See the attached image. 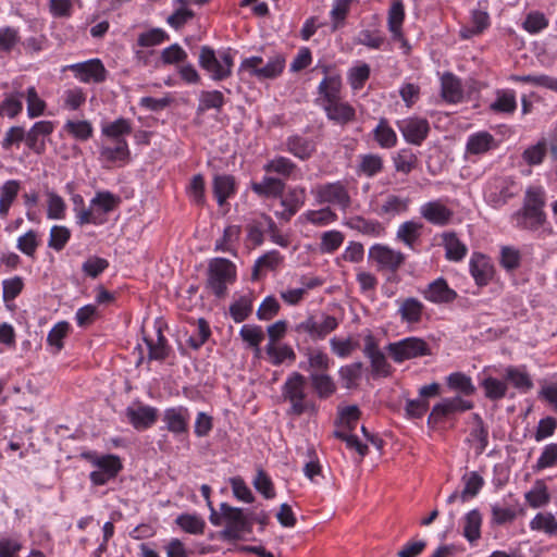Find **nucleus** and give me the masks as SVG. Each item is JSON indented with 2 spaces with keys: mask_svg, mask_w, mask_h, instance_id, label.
Wrapping results in <instances>:
<instances>
[{
  "mask_svg": "<svg viewBox=\"0 0 557 557\" xmlns=\"http://www.w3.org/2000/svg\"><path fill=\"white\" fill-rule=\"evenodd\" d=\"M499 263L506 271L518 269L521 264L520 250L512 246H503L500 248Z\"/></svg>",
  "mask_w": 557,
  "mask_h": 557,
  "instance_id": "nucleus-61",
  "label": "nucleus"
},
{
  "mask_svg": "<svg viewBox=\"0 0 557 557\" xmlns=\"http://www.w3.org/2000/svg\"><path fill=\"white\" fill-rule=\"evenodd\" d=\"M189 411L186 407L177 406L166 408L163 412V422L165 423V429L175 434L182 435L186 434L188 431V422H189Z\"/></svg>",
  "mask_w": 557,
  "mask_h": 557,
  "instance_id": "nucleus-22",
  "label": "nucleus"
},
{
  "mask_svg": "<svg viewBox=\"0 0 557 557\" xmlns=\"http://www.w3.org/2000/svg\"><path fill=\"white\" fill-rule=\"evenodd\" d=\"M337 326L338 321L335 317L322 313L320 315H311L302 321L298 325V330L308 333L313 339H322L336 330Z\"/></svg>",
  "mask_w": 557,
  "mask_h": 557,
  "instance_id": "nucleus-13",
  "label": "nucleus"
},
{
  "mask_svg": "<svg viewBox=\"0 0 557 557\" xmlns=\"http://www.w3.org/2000/svg\"><path fill=\"white\" fill-rule=\"evenodd\" d=\"M71 238V231L63 225H53L50 228L48 246L55 251L62 250Z\"/></svg>",
  "mask_w": 557,
  "mask_h": 557,
  "instance_id": "nucleus-59",
  "label": "nucleus"
},
{
  "mask_svg": "<svg viewBox=\"0 0 557 557\" xmlns=\"http://www.w3.org/2000/svg\"><path fill=\"white\" fill-rule=\"evenodd\" d=\"M374 139L382 148H392L397 143V136L394 129L388 125L385 119L380 120L373 131Z\"/></svg>",
  "mask_w": 557,
  "mask_h": 557,
  "instance_id": "nucleus-55",
  "label": "nucleus"
},
{
  "mask_svg": "<svg viewBox=\"0 0 557 557\" xmlns=\"http://www.w3.org/2000/svg\"><path fill=\"white\" fill-rule=\"evenodd\" d=\"M125 416L128 422L138 431L151 428L158 419V409L149 405L127 407Z\"/></svg>",
  "mask_w": 557,
  "mask_h": 557,
  "instance_id": "nucleus-17",
  "label": "nucleus"
},
{
  "mask_svg": "<svg viewBox=\"0 0 557 557\" xmlns=\"http://www.w3.org/2000/svg\"><path fill=\"white\" fill-rule=\"evenodd\" d=\"M422 295L428 301L437 305L450 304L457 298V293L448 286L443 277L428 284Z\"/></svg>",
  "mask_w": 557,
  "mask_h": 557,
  "instance_id": "nucleus-23",
  "label": "nucleus"
},
{
  "mask_svg": "<svg viewBox=\"0 0 557 557\" xmlns=\"http://www.w3.org/2000/svg\"><path fill=\"white\" fill-rule=\"evenodd\" d=\"M394 168L401 174H409L417 168L418 157L410 149H401L393 157Z\"/></svg>",
  "mask_w": 557,
  "mask_h": 557,
  "instance_id": "nucleus-48",
  "label": "nucleus"
},
{
  "mask_svg": "<svg viewBox=\"0 0 557 557\" xmlns=\"http://www.w3.org/2000/svg\"><path fill=\"white\" fill-rule=\"evenodd\" d=\"M213 195L220 207H223L227 199L232 198L236 193L235 178L232 175H215L212 182Z\"/></svg>",
  "mask_w": 557,
  "mask_h": 557,
  "instance_id": "nucleus-29",
  "label": "nucleus"
},
{
  "mask_svg": "<svg viewBox=\"0 0 557 557\" xmlns=\"http://www.w3.org/2000/svg\"><path fill=\"white\" fill-rule=\"evenodd\" d=\"M472 408V401L466 400L460 396L443 398L440 403L433 406L428 418V424L434 426L455 413L465 412Z\"/></svg>",
  "mask_w": 557,
  "mask_h": 557,
  "instance_id": "nucleus-9",
  "label": "nucleus"
},
{
  "mask_svg": "<svg viewBox=\"0 0 557 557\" xmlns=\"http://www.w3.org/2000/svg\"><path fill=\"white\" fill-rule=\"evenodd\" d=\"M383 171V159L379 154L368 153L360 156L358 172L373 177Z\"/></svg>",
  "mask_w": 557,
  "mask_h": 557,
  "instance_id": "nucleus-53",
  "label": "nucleus"
},
{
  "mask_svg": "<svg viewBox=\"0 0 557 557\" xmlns=\"http://www.w3.org/2000/svg\"><path fill=\"white\" fill-rule=\"evenodd\" d=\"M315 199L321 205L335 206L344 213L351 206V197L347 187L342 182L319 185L315 189Z\"/></svg>",
  "mask_w": 557,
  "mask_h": 557,
  "instance_id": "nucleus-8",
  "label": "nucleus"
},
{
  "mask_svg": "<svg viewBox=\"0 0 557 557\" xmlns=\"http://www.w3.org/2000/svg\"><path fill=\"white\" fill-rule=\"evenodd\" d=\"M424 225L416 220H408L399 224L396 231V240L413 252H419Z\"/></svg>",
  "mask_w": 557,
  "mask_h": 557,
  "instance_id": "nucleus-19",
  "label": "nucleus"
},
{
  "mask_svg": "<svg viewBox=\"0 0 557 557\" xmlns=\"http://www.w3.org/2000/svg\"><path fill=\"white\" fill-rule=\"evenodd\" d=\"M211 334L209 324L205 319H199L195 325V331L189 335L188 345L193 349H199L209 338Z\"/></svg>",
  "mask_w": 557,
  "mask_h": 557,
  "instance_id": "nucleus-64",
  "label": "nucleus"
},
{
  "mask_svg": "<svg viewBox=\"0 0 557 557\" xmlns=\"http://www.w3.org/2000/svg\"><path fill=\"white\" fill-rule=\"evenodd\" d=\"M240 236V227L238 225H228L224 228L222 238L215 242V250L223 252H233L234 245Z\"/></svg>",
  "mask_w": 557,
  "mask_h": 557,
  "instance_id": "nucleus-56",
  "label": "nucleus"
},
{
  "mask_svg": "<svg viewBox=\"0 0 557 557\" xmlns=\"http://www.w3.org/2000/svg\"><path fill=\"white\" fill-rule=\"evenodd\" d=\"M481 386L484 389V395L491 400H499L504 398L508 391V384L506 381L487 376L482 380Z\"/></svg>",
  "mask_w": 557,
  "mask_h": 557,
  "instance_id": "nucleus-47",
  "label": "nucleus"
},
{
  "mask_svg": "<svg viewBox=\"0 0 557 557\" xmlns=\"http://www.w3.org/2000/svg\"><path fill=\"white\" fill-rule=\"evenodd\" d=\"M38 246V234L34 230H29L17 237L16 248L27 257L34 258Z\"/></svg>",
  "mask_w": 557,
  "mask_h": 557,
  "instance_id": "nucleus-58",
  "label": "nucleus"
},
{
  "mask_svg": "<svg viewBox=\"0 0 557 557\" xmlns=\"http://www.w3.org/2000/svg\"><path fill=\"white\" fill-rule=\"evenodd\" d=\"M337 218L336 212L330 206L318 210H308L300 216L318 227L327 226L336 222Z\"/></svg>",
  "mask_w": 557,
  "mask_h": 557,
  "instance_id": "nucleus-41",
  "label": "nucleus"
},
{
  "mask_svg": "<svg viewBox=\"0 0 557 557\" xmlns=\"http://www.w3.org/2000/svg\"><path fill=\"white\" fill-rule=\"evenodd\" d=\"M490 26V16L487 12L482 10H473L471 12L470 24L461 27L460 36L469 39L473 36L482 34Z\"/></svg>",
  "mask_w": 557,
  "mask_h": 557,
  "instance_id": "nucleus-36",
  "label": "nucleus"
},
{
  "mask_svg": "<svg viewBox=\"0 0 557 557\" xmlns=\"http://www.w3.org/2000/svg\"><path fill=\"white\" fill-rule=\"evenodd\" d=\"M342 82L337 74L326 76L319 85L321 104L331 103L341 98Z\"/></svg>",
  "mask_w": 557,
  "mask_h": 557,
  "instance_id": "nucleus-35",
  "label": "nucleus"
},
{
  "mask_svg": "<svg viewBox=\"0 0 557 557\" xmlns=\"http://www.w3.org/2000/svg\"><path fill=\"white\" fill-rule=\"evenodd\" d=\"M419 214L426 222L436 226H446L454 216V211L443 203L441 199L431 200L419 207Z\"/></svg>",
  "mask_w": 557,
  "mask_h": 557,
  "instance_id": "nucleus-14",
  "label": "nucleus"
},
{
  "mask_svg": "<svg viewBox=\"0 0 557 557\" xmlns=\"http://www.w3.org/2000/svg\"><path fill=\"white\" fill-rule=\"evenodd\" d=\"M21 189L17 180L5 181L0 186V218L5 219Z\"/></svg>",
  "mask_w": 557,
  "mask_h": 557,
  "instance_id": "nucleus-33",
  "label": "nucleus"
},
{
  "mask_svg": "<svg viewBox=\"0 0 557 557\" xmlns=\"http://www.w3.org/2000/svg\"><path fill=\"white\" fill-rule=\"evenodd\" d=\"M396 302L398 305L397 314L401 322L407 324L421 322L425 310V306L421 300L414 297H407L398 299Z\"/></svg>",
  "mask_w": 557,
  "mask_h": 557,
  "instance_id": "nucleus-26",
  "label": "nucleus"
},
{
  "mask_svg": "<svg viewBox=\"0 0 557 557\" xmlns=\"http://www.w3.org/2000/svg\"><path fill=\"white\" fill-rule=\"evenodd\" d=\"M343 224L363 235L380 237L384 233L383 225L376 220H368L360 215L346 218Z\"/></svg>",
  "mask_w": 557,
  "mask_h": 557,
  "instance_id": "nucleus-30",
  "label": "nucleus"
},
{
  "mask_svg": "<svg viewBox=\"0 0 557 557\" xmlns=\"http://www.w3.org/2000/svg\"><path fill=\"white\" fill-rule=\"evenodd\" d=\"M186 193L193 203L200 207L206 203L205 178L201 174L193 176L189 185L187 186Z\"/></svg>",
  "mask_w": 557,
  "mask_h": 557,
  "instance_id": "nucleus-57",
  "label": "nucleus"
},
{
  "mask_svg": "<svg viewBox=\"0 0 557 557\" xmlns=\"http://www.w3.org/2000/svg\"><path fill=\"white\" fill-rule=\"evenodd\" d=\"M397 127L407 143L417 146L423 143L430 132L428 120L418 116L399 120Z\"/></svg>",
  "mask_w": 557,
  "mask_h": 557,
  "instance_id": "nucleus-12",
  "label": "nucleus"
},
{
  "mask_svg": "<svg viewBox=\"0 0 557 557\" xmlns=\"http://www.w3.org/2000/svg\"><path fill=\"white\" fill-rule=\"evenodd\" d=\"M85 458L96 469L90 472L89 479L94 485L100 486L107 484L110 480L114 479L122 469V461L119 456L97 455L96 453H88Z\"/></svg>",
  "mask_w": 557,
  "mask_h": 557,
  "instance_id": "nucleus-4",
  "label": "nucleus"
},
{
  "mask_svg": "<svg viewBox=\"0 0 557 557\" xmlns=\"http://www.w3.org/2000/svg\"><path fill=\"white\" fill-rule=\"evenodd\" d=\"M323 109L331 121L342 125L354 121L356 116L355 109L343 99L331 103H323Z\"/></svg>",
  "mask_w": 557,
  "mask_h": 557,
  "instance_id": "nucleus-27",
  "label": "nucleus"
},
{
  "mask_svg": "<svg viewBox=\"0 0 557 557\" xmlns=\"http://www.w3.org/2000/svg\"><path fill=\"white\" fill-rule=\"evenodd\" d=\"M345 235L341 231L323 232L320 236L319 250L321 253L332 255L343 245Z\"/></svg>",
  "mask_w": 557,
  "mask_h": 557,
  "instance_id": "nucleus-46",
  "label": "nucleus"
},
{
  "mask_svg": "<svg viewBox=\"0 0 557 557\" xmlns=\"http://www.w3.org/2000/svg\"><path fill=\"white\" fill-rule=\"evenodd\" d=\"M462 481L465 487L460 494V497L463 502L469 497H474L484 484L483 478L474 471L465 474Z\"/></svg>",
  "mask_w": 557,
  "mask_h": 557,
  "instance_id": "nucleus-60",
  "label": "nucleus"
},
{
  "mask_svg": "<svg viewBox=\"0 0 557 557\" xmlns=\"http://www.w3.org/2000/svg\"><path fill=\"white\" fill-rule=\"evenodd\" d=\"M446 383L450 389L457 391L466 396H470L475 392L471 377L462 372L450 373L446 377Z\"/></svg>",
  "mask_w": 557,
  "mask_h": 557,
  "instance_id": "nucleus-50",
  "label": "nucleus"
},
{
  "mask_svg": "<svg viewBox=\"0 0 557 557\" xmlns=\"http://www.w3.org/2000/svg\"><path fill=\"white\" fill-rule=\"evenodd\" d=\"M120 203V197L108 190L97 191L90 200L89 207L75 208V219L78 225H102L107 222V215Z\"/></svg>",
  "mask_w": 557,
  "mask_h": 557,
  "instance_id": "nucleus-1",
  "label": "nucleus"
},
{
  "mask_svg": "<svg viewBox=\"0 0 557 557\" xmlns=\"http://www.w3.org/2000/svg\"><path fill=\"white\" fill-rule=\"evenodd\" d=\"M516 225L520 228L537 230L545 222L543 210L523 208L512 215Z\"/></svg>",
  "mask_w": 557,
  "mask_h": 557,
  "instance_id": "nucleus-34",
  "label": "nucleus"
},
{
  "mask_svg": "<svg viewBox=\"0 0 557 557\" xmlns=\"http://www.w3.org/2000/svg\"><path fill=\"white\" fill-rule=\"evenodd\" d=\"M369 259L375 264L379 272L396 274L405 264L406 256L385 244H374L369 248Z\"/></svg>",
  "mask_w": 557,
  "mask_h": 557,
  "instance_id": "nucleus-5",
  "label": "nucleus"
},
{
  "mask_svg": "<svg viewBox=\"0 0 557 557\" xmlns=\"http://www.w3.org/2000/svg\"><path fill=\"white\" fill-rule=\"evenodd\" d=\"M497 113H513L517 109L516 94L510 89H498L495 100L490 104Z\"/></svg>",
  "mask_w": 557,
  "mask_h": 557,
  "instance_id": "nucleus-40",
  "label": "nucleus"
},
{
  "mask_svg": "<svg viewBox=\"0 0 557 557\" xmlns=\"http://www.w3.org/2000/svg\"><path fill=\"white\" fill-rule=\"evenodd\" d=\"M267 172H275L276 175L265 174L261 182L251 183V189L263 199H272L278 196V163L274 160L265 165Z\"/></svg>",
  "mask_w": 557,
  "mask_h": 557,
  "instance_id": "nucleus-21",
  "label": "nucleus"
},
{
  "mask_svg": "<svg viewBox=\"0 0 557 557\" xmlns=\"http://www.w3.org/2000/svg\"><path fill=\"white\" fill-rule=\"evenodd\" d=\"M506 379L521 393H528L534 386L533 381L524 367H507Z\"/></svg>",
  "mask_w": 557,
  "mask_h": 557,
  "instance_id": "nucleus-39",
  "label": "nucleus"
},
{
  "mask_svg": "<svg viewBox=\"0 0 557 557\" xmlns=\"http://www.w3.org/2000/svg\"><path fill=\"white\" fill-rule=\"evenodd\" d=\"M305 384V377L297 372L285 382V398L290 401V412L294 414H301L306 409Z\"/></svg>",
  "mask_w": 557,
  "mask_h": 557,
  "instance_id": "nucleus-16",
  "label": "nucleus"
},
{
  "mask_svg": "<svg viewBox=\"0 0 557 557\" xmlns=\"http://www.w3.org/2000/svg\"><path fill=\"white\" fill-rule=\"evenodd\" d=\"M482 516L478 509L469 511L463 519V536L473 543L481 536Z\"/></svg>",
  "mask_w": 557,
  "mask_h": 557,
  "instance_id": "nucleus-44",
  "label": "nucleus"
},
{
  "mask_svg": "<svg viewBox=\"0 0 557 557\" xmlns=\"http://www.w3.org/2000/svg\"><path fill=\"white\" fill-rule=\"evenodd\" d=\"M411 199L407 196L387 194L381 200L376 214L381 218L393 219L408 212Z\"/></svg>",
  "mask_w": 557,
  "mask_h": 557,
  "instance_id": "nucleus-18",
  "label": "nucleus"
},
{
  "mask_svg": "<svg viewBox=\"0 0 557 557\" xmlns=\"http://www.w3.org/2000/svg\"><path fill=\"white\" fill-rule=\"evenodd\" d=\"M265 236H270L274 243H278V235L273 230V222L270 218L262 215L250 224L248 238L255 245H260Z\"/></svg>",
  "mask_w": 557,
  "mask_h": 557,
  "instance_id": "nucleus-28",
  "label": "nucleus"
},
{
  "mask_svg": "<svg viewBox=\"0 0 557 557\" xmlns=\"http://www.w3.org/2000/svg\"><path fill=\"white\" fill-rule=\"evenodd\" d=\"M176 524L189 534H202L206 522L196 513H182L175 519Z\"/></svg>",
  "mask_w": 557,
  "mask_h": 557,
  "instance_id": "nucleus-51",
  "label": "nucleus"
},
{
  "mask_svg": "<svg viewBox=\"0 0 557 557\" xmlns=\"http://www.w3.org/2000/svg\"><path fill=\"white\" fill-rule=\"evenodd\" d=\"M442 238L447 260L458 262L466 257L468 248L455 232H445L442 234Z\"/></svg>",
  "mask_w": 557,
  "mask_h": 557,
  "instance_id": "nucleus-32",
  "label": "nucleus"
},
{
  "mask_svg": "<svg viewBox=\"0 0 557 557\" xmlns=\"http://www.w3.org/2000/svg\"><path fill=\"white\" fill-rule=\"evenodd\" d=\"M530 529L543 532L549 536L557 535V519L552 512H539L530 521Z\"/></svg>",
  "mask_w": 557,
  "mask_h": 557,
  "instance_id": "nucleus-45",
  "label": "nucleus"
},
{
  "mask_svg": "<svg viewBox=\"0 0 557 557\" xmlns=\"http://www.w3.org/2000/svg\"><path fill=\"white\" fill-rule=\"evenodd\" d=\"M70 331V324L66 321H60L53 325L47 336V343L59 352L63 348V339Z\"/></svg>",
  "mask_w": 557,
  "mask_h": 557,
  "instance_id": "nucleus-62",
  "label": "nucleus"
},
{
  "mask_svg": "<svg viewBox=\"0 0 557 557\" xmlns=\"http://www.w3.org/2000/svg\"><path fill=\"white\" fill-rule=\"evenodd\" d=\"M132 132L131 122L120 117L113 122L104 123L101 126V134L107 140L126 139L125 136Z\"/></svg>",
  "mask_w": 557,
  "mask_h": 557,
  "instance_id": "nucleus-37",
  "label": "nucleus"
},
{
  "mask_svg": "<svg viewBox=\"0 0 557 557\" xmlns=\"http://www.w3.org/2000/svg\"><path fill=\"white\" fill-rule=\"evenodd\" d=\"M223 511L224 529L220 532L223 541L244 540L252 531V518L248 510L232 507L226 503L220 505Z\"/></svg>",
  "mask_w": 557,
  "mask_h": 557,
  "instance_id": "nucleus-2",
  "label": "nucleus"
},
{
  "mask_svg": "<svg viewBox=\"0 0 557 557\" xmlns=\"http://www.w3.org/2000/svg\"><path fill=\"white\" fill-rule=\"evenodd\" d=\"M498 146L496 138L486 131L470 134L466 144V153L469 156H482Z\"/></svg>",
  "mask_w": 557,
  "mask_h": 557,
  "instance_id": "nucleus-25",
  "label": "nucleus"
},
{
  "mask_svg": "<svg viewBox=\"0 0 557 557\" xmlns=\"http://www.w3.org/2000/svg\"><path fill=\"white\" fill-rule=\"evenodd\" d=\"M387 351L397 363L431 354L428 343L420 337L413 336L388 344Z\"/></svg>",
  "mask_w": 557,
  "mask_h": 557,
  "instance_id": "nucleus-6",
  "label": "nucleus"
},
{
  "mask_svg": "<svg viewBox=\"0 0 557 557\" xmlns=\"http://www.w3.org/2000/svg\"><path fill=\"white\" fill-rule=\"evenodd\" d=\"M54 131V122L38 121L28 132H25V145L36 154H42L46 151V138Z\"/></svg>",
  "mask_w": 557,
  "mask_h": 557,
  "instance_id": "nucleus-15",
  "label": "nucleus"
},
{
  "mask_svg": "<svg viewBox=\"0 0 557 557\" xmlns=\"http://www.w3.org/2000/svg\"><path fill=\"white\" fill-rule=\"evenodd\" d=\"M470 273L479 286H486L494 276V265L491 259L479 252H474L469 261Z\"/></svg>",
  "mask_w": 557,
  "mask_h": 557,
  "instance_id": "nucleus-20",
  "label": "nucleus"
},
{
  "mask_svg": "<svg viewBox=\"0 0 557 557\" xmlns=\"http://www.w3.org/2000/svg\"><path fill=\"white\" fill-rule=\"evenodd\" d=\"M236 52L228 48L214 51L203 46L199 52V64L205 70H231L234 66Z\"/></svg>",
  "mask_w": 557,
  "mask_h": 557,
  "instance_id": "nucleus-11",
  "label": "nucleus"
},
{
  "mask_svg": "<svg viewBox=\"0 0 557 557\" xmlns=\"http://www.w3.org/2000/svg\"><path fill=\"white\" fill-rule=\"evenodd\" d=\"M236 278V268L233 262L224 258H214L208 268L207 287L216 297H224L227 286Z\"/></svg>",
  "mask_w": 557,
  "mask_h": 557,
  "instance_id": "nucleus-3",
  "label": "nucleus"
},
{
  "mask_svg": "<svg viewBox=\"0 0 557 557\" xmlns=\"http://www.w3.org/2000/svg\"><path fill=\"white\" fill-rule=\"evenodd\" d=\"M63 127L72 137L81 141L88 140L94 134V127L91 123L86 120H69L65 122Z\"/></svg>",
  "mask_w": 557,
  "mask_h": 557,
  "instance_id": "nucleus-54",
  "label": "nucleus"
},
{
  "mask_svg": "<svg viewBox=\"0 0 557 557\" xmlns=\"http://www.w3.org/2000/svg\"><path fill=\"white\" fill-rule=\"evenodd\" d=\"M131 151L126 139L107 140L99 148V160L106 165L122 166L129 161Z\"/></svg>",
  "mask_w": 557,
  "mask_h": 557,
  "instance_id": "nucleus-10",
  "label": "nucleus"
},
{
  "mask_svg": "<svg viewBox=\"0 0 557 557\" xmlns=\"http://www.w3.org/2000/svg\"><path fill=\"white\" fill-rule=\"evenodd\" d=\"M310 380L312 387L321 398H327L336 389L332 377L325 372H311Z\"/></svg>",
  "mask_w": 557,
  "mask_h": 557,
  "instance_id": "nucleus-49",
  "label": "nucleus"
},
{
  "mask_svg": "<svg viewBox=\"0 0 557 557\" xmlns=\"http://www.w3.org/2000/svg\"><path fill=\"white\" fill-rule=\"evenodd\" d=\"M47 218L49 220H63L66 214V203L64 199L53 189L47 188Z\"/></svg>",
  "mask_w": 557,
  "mask_h": 557,
  "instance_id": "nucleus-43",
  "label": "nucleus"
},
{
  "mask_svg": "<svg viewBox=\"0 0 557 557\" xmlns=\"http://www.w3.org/2000/svg\"><path fill=\"white\" fill-rule=\"evenodd\" d=\"M253 487L264 498L275 497V487L271 478L261 469H259L252 480Z\"/></svg>",
  "mask_w": 557,
  "mask_h": 557,
  "instance_id": "nucleus-63",
  "label": "nucleus"
},
{
  "mask_svg": "<svg viewBox=\"0 0 557 557\" xmlns=\"http://www.w3.org/2000/svg\"><path fill=\"white\" fill-rule=\"evenodd\" d=\"M305 198V189L293 188L285 195L281 186V206L285 208L281 212V219H289L294 215L302 207Z\"/></svg>",
  "mask_w": 557,
  "mask_h": 557,
  "instance_id": "nucleus-31",
  "label": "nucleus"
},
{
  "mask_svg": "<svg viewBox=\"0 0 557 557\" xmlns=\"http://www.w3.org/2000/svg\"><path fill=\"white\" fill-rule=\"evenodd\" d=\"M287 148L295 157L305 160L314 152L315 143L307 137L294 135L287 139Z\"/></svg>",
  "mask_w": 557,
  "mask_h": 557,
  "instance_id": "nucleus-38",
  "label": "nucleus"
},
{
  "mask_svg": "<svg viewBox=\"0 0 557 557\" xmlns=\"http://www.w3.org/2000/svg\"><path fill=\"white\" fill-rule=\"evenodd\" d=\"M524 497L532 508L544 507L550 502L547 485L542 480H536L532 488L525 493Z\"/></svg>",
  "mask_w": 557,
  "mask_h": 557,
  "instance_id": "nucleus-42",
  "label": "nucleus"
},
{
  "mask_svg": "<svg viewBox=\"0 0 557 557\" xmlns=\"http://www.w3.org/2000/svg\"><path fill=\"white\" fill-rule=\"evenodd\" d=\"M441 95L448 103H459L466 97V87L451 72H446L441 77Z\"/></svg>",
  "mask_w": 557,
  "mask_h": 557,
  "instance_id": "nucleus-24",
  "label": "nucleus"
},
{
  "mask_svg": "<svg viewBox=\"0 0 557 557\" xmlns=\"http://www.w3.org/2000/svg\"><path fill=\"white\" fill-rule=\"evenodd\" d=\"M517 194V185L510 177H493L484 188V199L493 208H500Z\"/></svg>",
  "mask_w": 557,
  "mask_h": 557,
  "instance_id": "nucleus-7",
  "label": "nucleus"
},
{
  "mask_svg": "<svg viewBox=\"0 0 557 557\" xmlns=\"http://www.w3.org/2000/svg\"><path fill=\"white\" fill-rule=\"evenodd\" d=\"M239 335L244 342L255 348L256 355L260 356V344L264 339V332L261 326L245 324L239 331Z\"/></svg>",
  "mask_w": 557,
  "mask_h": 557,
  "instance_id": "nucleus-52",
  "label": "nucleus"
}]
</instances>
